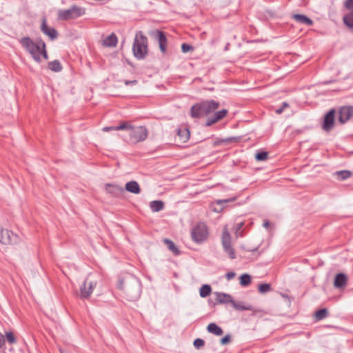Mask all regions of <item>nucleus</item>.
I'll use <instances>...</instances> for the list:
<instances>
[{
  "label": "nucleus",
  "mask_w": 353,
  "mask_h": 353,
  "mask_svg": "<svg viewBox=\"0 0 353 353\" xmlns=\"http://www.w3.org/2000/svg\"><path fill=\"white\" fill-rule=\"evenodd\" d=\"M243 223H239L238 224L237 230H240L241 228V227L243 226Z\"/></svg>",
  "instance_id": "nucleus-48"
},
{
  "label": "nucleus",
  "mask_w": 353,
  "mask_h": 353,
  "mask_svg": "<svg viewBox=\"0 0 353 353\" xmlns=\"http://www.w3.org/2000/svg\"><path fill=\"white\" fill-rule=\"evenodd\" d=\"M190 135V131L186 128H179L177 130V136L183 143H185L189 140Z\"/></svg>",
  "instance_id": "nucleus-24"
},
{
  "label": "nucleus",
  "mask_w": 353,
  "mask_h": 353,
  "mask_svg": "<svg viewBox=\"0 0 353 353\" xmlns=\"http://www.w3.org/2000/svg\"><path fill=\"white\" fill-rule=\"evenodd\" d=\"M96 285V281H92L89 277H87L83 285L80 287V298L82 299H88L95 288Z\"/></svg>",
  "instance_id": "nucleus-10"
},
{
  "label": "nucleus",
  "mask_w": 353,
  "mask_h": 353,
  "mask_svg": "<svg viewBox=\"0 0 353 353\" xmlns=\"http://www.w3.org/2000/svg\"><path fill=\"white\" fill-rule=\"evenodd\" d=\"M235 275H236V274L234 272H229L226 273L225 277L228 281H230V280L234 279Z\"/></svg>",
  "instance_id": "nucleus-42"
},
{
  "label": "nucleus",
  "mask_w": 353,
  "mask_h": 353,
  "mask_svg": "<svg viewBox=\"0 0 353 353\" xmlns=\"http://www.w3.org/2000/svg\"><path fill=\"white\" fill-rule=\"evenodd\" d=\"M118 288L130 301H134L140 297L141 284L139 280L132 275L129 274L119 279Z\"/></svg>",
  "instance_id": "nucleus-1"
},
{
  "label": "nucleus",
  "mask_w": 353,
  "mask_h": 353,
  "mask_svg": "<svg viewBox=\"0 0 353 353\" xmlns=\"http://www.w3.org/2000/svg\"><path fill=\"white\" fill-rule=\"evenodd\" d=\"M259 292L260 293H266L271 290V285L269 283H261L259 285Z\"/></svg>",
  "instance_id": "nucleus-37"
},
{
  "label": "nucleus",
  "mask_w": 353,
  "mask_h": 353,
  "mask_svg": "<svg viewBox=\"0 0 353 353\" xmlns=\"http://www.w3.org/2000/svg\"><path fill=\"white\" fill-rule=\"evenodd\" d=\"M268 158V153L265 151H260V152H258L256 154H255V159L258 161H265Z\"/></svg>",
  "instance_id": "nucleus-35"
},
{
  "label": "nucleus",
  "mask_w": 353,
  "mask_h": 353,
  "mask_svg": "<svg viewBox=\"0 0 353 353\" xmlns=\"http://www.w3.org/2000/svg\"><path fill=\"white\" fill-rule=\"evenodd\" d=\"M19 42L37 63L41 62V55L46 60L48 59L46 43L42 39H39L35 43L29 37H24L20 39Z\"/></svg>",
  "instance_id": "nucleus-2"
},
{
  "label": "nucleus",
  "mask_w": 353,
  "mask_h": 353,
  "mask_svg": "<svg viewBox=\"0 0 353 353\" xmlns=\"http://www.w3.org/2000/svg\"><path fill=\"white\" fill-rule=\"evenodd\" d=\"M192 238L196 243L204 241L208 237V228L203 223H199L192 230Z\"/></svg>",
  "instance_id": "nucleus-9"
},
{
  "label": "nucleus",
  "mask_w": 353,
  "mask_h": 353,
  "mask_svg": "<svg viewBox=\"0 0 353 353\" xmlns=\"http://www.w3.org/2000/svg\"><path fill=\"white\" fill-rule=\"evenodd\" d=\"M216 296V303L217 304H223L233 303V299L231 295L223 292H215Z\"/></svg>",
  "instance_id": "nucleus-19"
},
{
  "label": "nucleus",
  "mask_w": 353,
  "mask_h": 353,
  "mask_svg": "<svg viewBox=\"0 0 353 353\" xmlns=\"http://www.w3.org/2000/svg\"><path fill=\"white\" fill-rule=\"evenodd\" d=\"M232 305L233 307L236 310H239V311H244V310L253 311L254 310V308L252 305H250V304L244 305V303L242 301L236 302L233 300V303H232Z\"/></svg>",
  "instance_id": "nucleus-23"
},
{
  "label": "nucleus",
  "mask_w": 353,
  "mask_h": 353,
  "mask_svg": "<svg viewBox=\"0 0 353 353\" xmlns=\"http://www.w3.org/2000/svg\"><path fill=\"white\" fill-rule=\"evenodd\" d=\"M155 38L157 39L159 42V46L161 52L163 54L166 52L168 40L165 36V34L161 30H157L155 32Z\"/></svg>",
  "instance_id": "nucleus-17"
},
{
  "label": "nucleus",
  "mask_w": 353,
  "mask_h": 353,
  "mask_svg": "<svg viewBox=\"0 0 353 353\" xmlns=\"http://www.w3.org/2000/svg\"><path fill=\"white\" fill-rule=\"evenodd\" d=\"M207 330L208 332L212 333L216 336H221L223 334L222 328L217 325L215 323H211L208 324Z\"/></svg>",
  "instance_id": "nucleus-25"
},
{
  "label": "nucleus",
  "mask_w": 353,
  "mask_h": 353,
  "mask_svg": "<svg viewBox=\"0 0 353 353\" xmlns=\"http://www.w3.org/2000/svg\"><path fill=\"white\" fill-rule=\"evenodd\" d=\"M220 106V103L214 100L203 101L193 105L190 109V114L193 118L208 116Z\"/></svg>",
  "instance_id": "nucleus-3"
},
{
  "label": "nucleus",
  "mask_w": 353,
  "mask_h": 353,
  "mask_svg": "<svg viewBox=\"0 0 353 353\" xmlns=\"http://www.w3.org/2000/svg\"><path fill=\"white\" fill-rule=\"evenodd\" d=\"M228 112V110L225 109L216 112L212 117H210L207 119L205 126H210L212 124L221 121L227 115Z\"/></svg>",
  "instance_id": "nucleus-15"
},
{
  "label": "nucleus",
  "mask_w": 353,
  "mask_h": 353,
  "mask_svg": "<svg viewBox=\"0 0 353 353\" xmlns=\"http://www.w3.org/2000/svg\"><path fill=\"white\" fill-rule=\"evenodd\" d=\"M336 111L334 109H331L324 117L322 128L325 131H330L334 124Z\"/></svg>",
  "instance_id": "nucleus-13"
},
{
  "label": "nucleus",
  "mask_w": 353,
  "mask_h": 353,
  "mask_svg": "<svg viewBox=\"0 0 353 353\" xmlns=\"http://www.w3.org/2000/svg\"><path fill=\"white\" fill-rule=\"evenodd\" d=\"M124 83L126 85H136L137 83V80H132V81H128V80H125L124 81Z\"/></svg>",
  "instance_id": "nucleus-43"
},
{
  "label": "nucleus",
  "mask_w": 353,
  "mask_h": 353,
  "mask_svg": "<svg viewBox=\"0 0 353 353\" xmlns=\"http://www.w3.org/2000/svg\"><path fill=\"white\" fill-rule=\"evenodd\" d=\"M221 244L224 252L228 254L230 259H236V252L232 246V237L226 226H225L221 236Z\"/></svg>",
  "instance_id": "nucleus-7"
},
{
  "label": "nucleus",
  "mask_w": 353,
  "mask_h": 353,
  "mask_svg": "<svg viewBox=\"0 0 353 353\" xmlns=\"http://www.w3.org/2000/svg\"><path fill=\"white\" fill-rule=\"evenodd\" d=\"M211 292L212 288L208 284L203 285L199 290L200 296L203 298L208 296L211 294Z\"/></svg>",
  "instance_id": "nucleus-30"
},
{
  "label": "nucleus",
  "mask_w": 353,
  "mask_h": 353,
  "mask_svg": "<svg viewBox=\"0 0 353 353\" xmlns=\"http://www.w3.org/2000/svg\"><path fill=\"white\" fill-rule=\"evenodd\" d=\"M347 278L343 273H339L335 276L334 285L336 288H343L347 283Z\"/></svg>",
  "instance_id": "nucleus-21"
},
{
  "label": "nucleus",
  "mask_w": 353,
  "mask_h": 353,
  "mask_svg": "<svg viewBox=\"0 0 353 353\" xmlns=\"http://www.w3.org/2000/svg\"><path fill=\"white\" fill-rule=\"evenodd\" d=\"M126 128L125 126V122L121 123L120 125L117 126H108L103 128V130L105 132H108L110 130H124V129Z\"/></svg>",
  "instance_id": "nucleus-34"
},
{
  "label": "nucleus",
  "mask_w": 353,
  "mask_h": 353,
  "mask_svg": "<svg viewBox=\"0 0 353 353\" xmlns=\"http://www.w3.org/2000/svg\"><path fill=\"white\" fill-rule=\"evenodd\" d=\"M6 339L8 343L12 345L17 343V339L12 332H8L6 333Z\"/></svg>",
  "instance_id": "nucleus-36"
},
{
  "label": "nucleus",
  "mask_w": 353,
  "mask_h": 353,
  "mask_svg": "<svg viewBox=\"0 0 353 353\" xmlns=\"http://www.w3.org/2000/svg\"><path fill=\"white\" fill-rule=\"evenodd\" d=\"M85 14V9L77 6H72L70 9L60 10L58 12V19L62 21H68L77 19Z\"/></svg>",
  "instance_id": "nucleus-6"
},
{
  "label": "nucleus",
  "mask_w": 353,
  "mask_h": 353,
  "mask_svg": "<svg viewBox=\"0 0 353 353\" xmlns=\"http://www.w3.org/2000/svg\"><path fill=\"white\" fill-rule=\"evenodd\" d=\"M233 139H234V138H230L225 140H222L221 142H230Z\"/></svg>",
  "instance_id": "nucleus-46"
},
{
  "label": "nucleus",
  "mask_w": 353,
  "mask_h": 353,
  "mask_svg": "<svg viewBox=\"0 0 353 353\" xmlns=\"http://www.w3.org/2000/svg\"><path fill=\"white\" fill-rule=\"evenodd\" d=\"M48 68L55 72H58L62 70L63 67L58 60H54L48 63Z\"/></svg>",
  "instance_id": "nucleus-29"
},
{
  "label": "nucleus",
  "mask_w": 353,
  "mask_h": 353,
  "mask_svg": "<svg viewBox=\"0 0 353 353\" xmlns=\"http://www.w3.org/2000/svg\"><path fill=\"white\" fill-rule=\"evenodd\" d=\"M336 174L339 180L343 181L350 178L352 175V173L349 170H341L337 171Z\"/></svg>",
  "instance_id": "nucleus-32"
},
{
  "label": "nucleus",
  "mask_w": 353,
  "mask_h": 353,
  "mask_svg": "<svg viewBox=\"0 0 353 353\" xmlns=\"http://www.w3.org/2000/svg\"><path fill=\"white\" fill-rule=\"evenodd\" d=\"M193 50H194V48L191 45H189L185 43H184L181 45V50L184 53L188 52L190 51H192Z\"/></svg>",
  "instance_id": "nucleus-39"
},
{
  "label": "nucleus",
  "mask_w": 353,
  "mask_h": 353,
  "mask_svg": "<svg viewBox=\"0 0 353 353\" xmlns=\"http://www.w3.org/2000/svg\"><path fill=\"white\" fill-rule=\"evenodd\" d=\"M338 121L343 125L350 121L353 117V106L352 105H344L339 108L338 110Z\"/></svg>",
  "instance_id": "nucleus-11"
},
{
  "label": "nucleus",
  "mask_w": 353,
  "mask_h": 353,
  "mask_svg": "<svg viewBox=\"0 0 353 353\" xmlns=\"http://www.w3.org/2000/svg\"><path fill=\"white\" fill-rule=\"evenodd\" d=\"M257 250H258V247H256L255 248H253V249L248 250V251L254 252H256Z\"/></svg>",
  "instance_id": "nucleus-47"
},
{
  "label": "nucleus",
  "mask_w": 353,
  "mask_h": 353,
  "mask_svg": "<svg viewBox=\"0 0 353 353\" xmlns=\"http://www.w3.org/2000/svg\"><path fill=\"white\" fill-rule=\"evenodd\" d=\"M193 344L196 349H199L204 345L205 341L202 339L198 338L194 341Z\"/></svg>",
  "instance_id": "nucleus-38"
},
{
  "label": "nucleus",
  "mask_w": 353,
  "mask_h": 353,
  "mask_svg": "<svg viewBox=\"0 0 353 353\" xmlns=\"http://www.w3.org/2000/svg\"><path fill=\"white\" fill-rule=\"evenodd\" d=\"M230 341H231V336L230 334H227L226 336H225L224 337H223L221 339V343L222 345H226V344L230 343Z\"/></svg>",
  "instance_id": "nucleus-40"
},
{
  "label": "nucleus",
  "mask_w": 353,
  "mask_h": 353,
  "mask_svg": "<svg viewBox=\"0 0 353 353\" xmlns=\"http://www.w3.org/2000/svg\"><path fill=\"white\" fill-rule=\"evenodd\" d=\"M41 30L43 34L48 36L51 40H54L57 38L58 33L55 28H50L46 23V18L42 19V23L41 26Z\"/></svg>",
  "instance_id": "nucleus-14"
},
{
  "label": "nucleus",
  "mask_w": 353,
  "mask_h": 353,
  "mask_svg": "<svg viewBox=\"0 0 353 353\" xmlns=\"http://www.w3.org/2000/svg\"><path fill=\"white\" fill-rule=\"evenodd\" d=\"M292 19L301 24H304L307 26H311L313 25L312 20L304 14H294L292 15Z\"/></svg>",
  "instance_id": "nucleus-20"
},
{
  "label": "nucleus",
  "mask_w": 353,
  "mask_h": 353,
  "mask_svg": "<svg viewBox=\"0 0 353 353\" xmlns=\"http://www.w3.org/2000/svg\"><path fill=\"white\" fill-rule=\"evenodd\" d=\"M5 344V339L2 334L0 333V348H1Z\"/></svg>",
  "instance_id": "nucleus-44"
},
{
  "label": "nucleus",
  "mask_w": 353,
  "mask_h": 353,
  "mask_svg": "<svg viewBox=\"0 0 353 353\" xmlns=\"http://www.w3.org/2000/svg\"><path fill=\"white\" fill-rule=\"evenodd\" d=\"M125 126L124 130L128 132L130 143L134 144L147 139L148 132L145 126H134L128 122H125Z\"/></svg>",
  "instance_id": "nucleus-5"
},
{
  "label": "nucleus",
  "mask_w": 353,
  "mask_h": 353,
  "mask_svg": "<svg viewBox=\"0 0 353 353\" xmlns=\"http://www.w3.org/2000/svg\"><path fill=\"white\" fill-rule=\"evenodd\" d=\"M251 283V276L248 274H243L240 276V284L243 286H248Z\"/></svg>",
  "instance_id": "nucleus-33"
},
{
  "label": "nucleus",
  "mask_w": 353,
  "mask_h": 353,
  "mask_svg": "<svg viewBox=\"0 0 353 353\" xmlns=\"http://www.w3.org/2000/svg\"><path fill=\"white\" fill-rule=\"evenodd\" d=\"M105 189L113 197H119L124 192V189L121 186L115 184L107 183L105 184Z\"/></svg>",
  "instance_id": "nucleus-16"
},
{
  "label": "nucleus",
  "mask_w": 353,
  "mask_h": 353,
  "mask_svg": "<svg viewBox=\"0 0 353 353\" xmlns=\"http://www.w3.org/2000/svg\"><path fill=\"white\" fill-rule=\"evenodd\" d=\"M270 221H265L263 222V227H264V228H265L268 229V228L270 227Z\"/></svg>",
  "instance_id": "nucleus-45"
},
{
  "label": "nucleus",
  "mask_w": 353,
  "mask_h": 353,
  "mask_svg": "<svg viewBox=\"0 0 353 353\" xmlns=\"http://www.w3.org/2000/svg\"><path fill=\"white\" fill-rule=\"evenodd\" d=\"M288 106V103L286 102L283 103L282 106L276 110V114H281L283 110Z\"/></svg>",
  "instance_id": "nucleus-41"
},
{
  "label": "nucleus",
  "mask_w": 353,
  "mask_h": 353,
  "mask_svg": "<svg viewBox=\"0 0 353 353\" xmlns=\"http://www.w3.org/2000/svg\"><path fill=\"white\" fill-rule=\"evenodd\" d=\"M132 52L134 57L139 60L144 59L148 52V39L141 31L136 33L133 45Z\"/></svg>",
  "instance_id": "nucleus-4"
},
{
  "label": "nucleus",
  "mask_w": 353,
  "mask_h": 353,
  "mask_svg": "<svg viewBox=\"0 0 353 353\" xmlns=\"http://www.w3.org/2000/svg\"><path fill=\"white\" fill-rule=\"evenodd\" d=\"M21 238L12 231L0 228V243L3 245H15L20 242Z\"/></svg>",
  "instance_id": "nucleus-8"
},
{
  "label": "nucleus",
  "mask_w": 353,
  "mask_h": 353,
  "mask_svg": "<svg viewBox=\"0 0 353 353\" xmlns=\"http://www.w3.org/2000/svg\"><path fill=\"white\" fill-rule=\"evenodd\" d=\"M150 207L153 212H159L164 208V203L162 201H152L150 203Z\"/></svg>",
  "instance_id": "nucleus-28"
},
{
  "label": "nucleus",
  "mask_w": 353,
  "mask_h": 353,
  "mask_svg": "<svg viewBox=\"0 0 353 353\" xmlns=\"http://www.w3.org/2000/svg\"><path fill=\"white\" fill-rule=\"evenodd\" d=\"M344 6L348 12L343 18V23L349 28L353 29V0H346Z\"/></svg>",
  "instance_id": "nucleus-12"
},
{
  "label": "nucleus",
  "mask_w": 353,
  "mask_h": 353,
  "mask_svg": "<svg viewBox=\"0 0 353 353\" xmlns=\"http://www.w3.org/2000/svg\"><path fill=\"white\" fill-rule=\"evenodd\" d=\"M236 200V196H232L226 199H219L216 200L214 203L216 207H214V211L216 212H221L223 208L231 202H234Z\"/></svg>",
  "instance_id": "nucleus-18"
},
{
  "label": "nucleus",
  "mask_w": 353,
  "mask_h": 353,
  "mask_svg": "<svg viewBox=\"0 0 353 353\" xmlns=\"http://www.w3.org/2000/svg\"><path fill=\"white\" fill-rule=\"evenodd\" d=\"M315 318L318 321L323 320L328 316V310L327 308H322L319 310H317L315 312L314 315Z\"/></svg>",
  "instance_id": "nucleus-31"
},
{
  "label": "nucleus",
  "mask_w": 353,
  "mask_h": 353,
  "mask_svg": "<svg viewBox=\"0 0 353 353\" xmlns=\"http://www.w3.org/2000/svg\"><path fill=\"white\" fill-rule=\"evenodd\" d=\"M125 190L129 192L138 194L141 192V188L139 183L135 181L128 182L125 186Z\"/></svg>",
  "instance_id": "nucleus-22"
},
{
  "label": "nucleus",
  "mask_w": 353,
  "mask_h": 353,
  "mask_svg": "<svg viewBox=\"0 0 353 353\" xmlns=\"http://www.w3.org/2000/svg\"><path fill=\"white\" fill-rule=\"evenodd\" d=\"M163 241L165 245H167L168 250L171 251L174 255L178 256L180 254V250L172 241L168 239H164Z\"/></svg>",
  "instance_id": "nucleus-26"
},
{
  "label": "nucleus",
  "mask_w": 353,
  "mask_h": 353,
  "mask_svg": "<svg viewBox=\"0 0 353 353\" xmlns=\"http://www.w3.org/2000/svg\"><path fill=\"white\" fill-rule=\"evenodd\" d=\"M118 39L115 34L112 33L103 41V45L108 47H115Z\"/></svg>",
  "instance_id": "nucleus-27"
}]
</instances>
